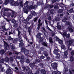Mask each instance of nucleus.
Returning <instances> with one entry per match:
<instances>
[{
  "label": "nucleus",
  "mask_w": 74,
  "mask_h": 74,
  "mask_svg": "<svg viewBox=\"0 0 74 74\" xmlns=\"http://www.w3.org/2000/svg\"><path fill=\"white\" fill-rule=\"evenodd\" d=\"M18 59H21L20 61V62L21 64H23L24 62L27 63H30V61L29 59L28 58V57L26 56L25 58V56L23 55L21 56H18L17 57Z\"/></svg>",
  "instance_id": "f257e3e1"
},
{
  "label": "nucleus",
  "mask_w": 74,
  "mask_h": 74,
  "mask_svg": "<svg viewBox=\"0 0 74 74\" xmlns=\"http://www.w3.org/2000/svg\"><path fill=\"white\" fill-rule=\"evenodd\" d=\"M28 4H29V1H26L24 4V7L23 8V10L25 13L26 14H28V10L27 9H29L28 7H29V6H28Z\"/></svg>",
  "instance_id": "f03ea898"
},
{
  "label": "nucleus",
  "mask_w": 74,
  "mask_h": 74,
  "mask_svg": "<svg viewBox=\"0 0 74 74\" xmlns=\"http://www.w3.org/2000/svg\"><path fill=\"white\" fill-rule=\"evenodd\" d=\"M32 16L31 14H30L28 17L27 18L26 20H24V23H25L26 25H27V24H28V21H29V19H32Z\"/></svg>",
  "instance_id": "7ed1b4c3"
},
{
  "label": "nucleus",
  "mask_w": 74,
  "mask_h": 74,
  "mask_svg": "<svg viewBox=\"0 0 74 74\" xmlns=\"http://www.w3.org/2000/svg\"><path fill=\"white\" fill-rule=\"evenodd\" d=\"M35 65H36V64L34 62H31L29 64L30 67L33 69H37V67Z\"/></svg>",
  "instance_id": "20e7f679"
},
{
  "label": "nucleus",
  "mask_w": 74,
  "mask_h": 74,
  "mask_svg": "<svg viewBox=\"0 0 74 74\" xmlns=\"http://www.w3.org/2000/svg\"><path fill=\"white\" fill-rule=\"evenodd\" d=\"M24 46V43H19V47L21 48V52H25V49L23 47Z\"/></svg>",
  "instance_id": "39448f33"
},
{
  "label": "nucleus",
  "mask_w": 74,
  "mask_h": 74,
  "mask_svg": "<svg viewBox=\"0 0 74 74\" xmlns=\"http://www.w3.org/2000/svg\"><path fill=\"white\" fill-rule=\"evenodd\" d=\"M12 0H6L5 1L3 4H5V5H7L8 3H10L11 5L12 4Z\"/></svg>",
  "instance_id": "423d86ee"
},
{
  "label": "nucleus",
  "mask_w": 74,
  "mask_h": 74,
  "mask_svg": "<svg viewBox=\"0 0 74 74\" xmlns=\"http://www.w3.org/2000/svg\"><path fill=\"white\" fill-rule=\"evenodd\" d=\"M6 74H13V72L11 70V69L10 68H9L7 69L6 71Z\"/></svg>",
  "instance_id": "0eeeda50"
},
{
  "label": "nucleus",
  "mask_w": 74,
  "mask_h": 74,
  "mask_svg": "<svg viewBox=\"0 0 74 74\" xmlns=\"http://www.w3.org/2000/svg\"><path fill=\"white\" fill-rule=\"evenodd\" d=\"M58 64V63L54 62L53 63L51 64V66H52V67L53 69L54 70H56L57 69V65Z\"/></svg>",
  "instance_id": "6e6552de"
},
{
  "label": "nucleus",
  "mask_w": 74,
  "mask_h": 74,
  "mask_svg": "<svg viewBox=\"0 0 74 74\" xmlns=\"http://www.w3.org/2000/svg\"><path fill=\"white\" fill-rule=\"evenodd\" d=\"M37 7V5H35L33 6V4L28 7V10H32V9H34L36 7Z\"/></svg>",
  "instance_id": "1a4fd4ad"
},
{
  "label": "nucleus",
  "mask_w": 74,
  "mask_h": 74,
  "mask_svg": "<svg viewBox=\"0 0 74 74\" xmlns=\"http://www.w3.org/2000/svg\"><path fill=\"white\" fill-rule=\"evenodd\" d=\"M4 49L5 51H6L7 50V47H9V45H8V44L6 42L4 41Z\"/></svg>",
  "instance_id": "9d476101"
},
{
  "label": "nucleus",
  "mask_w": 74,
  "mask_h": 74,
  "mask_svg": "<svg viewBox=\"0 0 74 74\" xmlns=\"http://www.w3.org/2000/svg\"><path fill=\"white\" fill-rule=\"evenodd\" d=\"M34 27V25H33V24H32L31 25V26L28 27V30L29 35H30V34H31V29H32V27Z\"/></svg>",
  "instance_id": "9b49d317"
},
{
  "label": "nucleus",
  "mask_w": 74,
  "mask_h": 74,
  "mask_svg": "<svg viewBox=\"0 0 74 74\" xmlns=\"http://www.w3.org/2000/svg\"><path fill=\"white\" fill-rule=\"evenodd\" d=\"M11 4L12 5H14V6H18V5H19V3H15V2L14 1V0H12V2Z\"/></svg>",
  "instance_id": "f8f14e48"
},
{
  "label": "nucleus",
  "mask_w": 74,
  "mask_h": 74,
  "mask_svg": "<svg viewBox=\"0 0 74 74\" xmlns=\"http://www.w3.org/2000/svg\"><path fill=\"white\" fill-rule=\"evenodd\" d=\"M18 40L19 42H20V43H23V40L22 39V36L21 35L18 36Z\"/></svg>",
  "instance_id": "ddd939ff"
},
{
  "label": "nucleus",
  "mask_w": 74,
  "mask_h": 74,
  "mask_svg": "<svg viewBox=\"0 0 74 74\" xmlns=\"http://www.w3.org/2000/svg\"><path fill=\"white\" fill-rule=\"evenodd\" d=\"M40 62V59L36 58V59L35 60L34 63L35 64H37L38 63H39Z\"/></svg>",
  "instance_id": "4468645a"
},
{
  "label": "nucleus",
  "mask_w": 74,
  "mask_h": 74,
  "mask_svg": "<svg viewBox=\"0 0 74 74\" xmlns=\"http://www.w3.org/2000/svg\"><path fill=\"white\" fill-rule=\"evenodd\" d=\"M67 55H68V51H65L64 56L65 58H68V57H67Z\"/></svg>",
  "instance_id": "2eb2a0df"
},
{
  "label": "nucleus",
  "mask_w": 74,
  "mask_h": 74,
  "mask_svg": "<svg viewBox=\"0 0 74 74\" xmlns=\"http://www.w3.org/2000/svg\"><path fill=\"white\" fill-rule=\"evenodd\" d=\"M43 54L46 57H48V52L46 51H44L43 52Z\"/></svg>",
  "instance_id": "dca6fc26"
},
{
  "label": "nucleus",
  "mask_w": 74,
  "mask_h": 74,
  "mask_svg": "<svg viewBox=\"0 0 74 74\" xmlns=\"http://www.w3.org/2000/svg\"><path fill=\"white\" fill-rule=\"evenodd\" d=\"M44 38L41 37H40V38H38L39 42H43V41H44Z\"/></svg>",
  "instance_id": "f3484780"
},
{
  "label": "nucleus",
  "mask_w": 74,
  "mask_h": 74,
  "mask_svg": "<svg viewBox=\"0 0 74 74\" xmlns=\"http://www.w3.org/2000/svg\"><path fill=\"white\" fill-rule=\"evenodd\" d=\"M41 37V34L40 33H38L36 35V37L38 38H39Z\"/></svg>",
  "instance_id": "a211bd4d"
},
{
  "label": "nucleus",
  "mask_w": 74,
  "mask_h": 74,
  "mask_svg": "<svg viewBox=\"0 0 74 74\" xmlns=\"http://www.w3.org/2000/svg\"><path fill=\"white\" fill-rule=\"evenodd\" d=\"M25 55H28L29 54V51L28 50H25L24 51Z\"/></svg>",
  "instance_id": "6ab92c4d"
},
{
  "label": "nucleus",
  "mask_w": 74,
  "mask_h": 74,
  "mask_svg": "<svg viewBox=\"0 0 74 74\" xmlns=\"http://www.w3.org/2000/svg\"><path fill=\"white\" fill-rule=\"evenodd\" d=\"M40 71H41V73H42V74H47V73H46V71H45V69H42L41 70V71H40Z\"/></svg>",
  "instance_id": "aec40b11"
},
{
  "label": "nucleus",
  "mask_w": 74,
  "mask_h": 74,
  "mask_svg": "<svg viewBox=\"0 0 74 74\" xmlns=\"http://www.w3.org/2000/svg\"><path fill=\"white\" fill-rule=\"evenodd\" d=\"M23 68L24 69V70H26V71H27H27H29V70H30V67H28L27 69H26V67H23Z\"/></svg>",
  "instance_id": "412c9836"
},
{
  "label": "nucleus",
  "mask_w": 74,
  "mask_h": 74,
  "mask_svg": "<svg viewBox=\"0 0 74 74\" xmlns=\"http://www.w3.org/2000/svg\"><path fill=\"white\" fill-rule=\"evenodd\" d=\"M42 45H43V46H44L45 47H48V45L46 43V42H43L42 43Z\"/></svg>",
  "instance_id": "4be33fe9"
},
{
  "label": "nucleus",
  "mask_w": 74,
  "mask_h": 74,
  "mask_svg": "<svg viewBox=\"0 0 74 74\" xmlns=\"http://www.w3.org/2000/svg\"><path fill=\"white\" fill-rule=\"evenodd\" d=\"M56 55H57L55 57L56 59H59L60 58V54H56Z\"/></svg>",
  "instance_id": "5701e85b"
},
{
  "label": "nucleus",
  "mask_w": 74,
  "mask_h": 74,
  "mask_svg": "<svg viewBox=\"0 0 74 74\" xmlns=\"http://www.w3.org/2000/svg\"><path fill=\"white\" fill-rule=\"evenodd\" d=\"M72 43H73V40H69L67 42V43L68 45H71Z\"/></svg>",
  "instance_id": "b1692460"
},
{
  "label": "nucleus",
  "mask_w": 74,
  "mask_h": 74,
  "mask_svg": "<svg viewBox=\"0 0 74 74\" xmlns=\"http://www.w3.org/2000/svg\"><path fill=\"white\" fill-rule=\"evenodd\" d=\"M58 52H59V51L57 49H55L53 51L54 53H55L56 55H58L59 54V53H58Z\"/></svg>",
  "instance_id": "393cba45"
},
{
  "label": "nucleus",
  "mask_w": 74,
  "mask_h": 74,
  "mask_svg": "<svg viewBox=\"0 0 74 74\" xmlns=\"http://www.w3.org/2000/svg\"><path fill=\"white\" fill-rule=\"evenodd\" d=\"M49 42L51 43V44H52L53 42V40H52V38L51 37H50L49 38Z\"/></svg>",
  "instance_id": "a878e982"
},
{
  "label": "nucleus",
  "mask_w": 74,
  "mask_h": 74,
  "mask_svg": "<svg viewBox=\"0 0 74 74\" xmlns=\"http://www.w3.org/2000/svg\"><path fill=\"white\" fill-rule=\"evenodd\" d=\"M4 11H12V10L11 9H5L4 10Z\"/></svg>",
  "instance_id": "bb28decb"
},
{
  "label": "nucleus",
  "mask_w": 74,
  "mask_h": 74,
  "mask_svg": "<svg viewBox=\"0 0 74 74\" xmlns=\"http://www.w3.org/2000/svg\"><path fill=\"white\" fill-rule=\"evenodd\" d=\"M63 35L64 40H66V38H65L64 37H66V35H67V33L66 32H64L63 33Z\"/></svg>",
  "instance_id": "cd10ccee"
},
{
  "label": "nucleus",
  "mask_w": 74,
  "mask_h": 74,
  "mask_svg": "<svg viewBox=\"0 0 74 74\" xmlns=\"http://www.w3.org/2000/svg\"><path fill=\"white\" fill-rule=\"evenodd\" d=\"M5 52L4 51V49H2L1 50L0 53L1 55H3L4 53Z\"/></svg>",
  "instance_id": "c85d7f7f"
},
{
  "label": "nucleus",
  "mask_w": 74,
  "mask_h": 74,
  "mask_svg": "<svg viewBox=\"0 0 74 74\" xmlns=\"http://www.w3.org/2000/svg\"><path fill=\"white\" fill-rule=\"evenodd\" d=\"M9 59L8 57V56H6L5 59L4 60L5 62H8L9 61Z\"/></svg>",
  "instance_id": "c756f323"
},
{
  "label": "nucleus",
  "mask_w": 74,
  "mask_h": 74,
  "mask_svg": "<svg viewBox=\"0 0 74 74\" xmlns=\"http://www.w3.org/2000/svg\"><path fill=\"white\" fill-rule=\"evenodd\" d=\"M70 60L71 62H73L74 60V57L73 56H71L70 57Z\"/></svg>",
  "instance_id": "7c9ffc66"
},
{
  "label": "nucleus",
  "mask_w": 74,
  "mask_h": 74,
  "mask_svg": "<svg viewBox=\"0 0 74 74\" xmlns=\"http://www.w3.org/2000/svg\"><path fill=\"white\" fill-rule=\"evenodd\" d=\"M66 38H69L70 37V34L69 33L66 36Z\"/></svg>",
  "instance_id": "2f4dec72"
},
{
  "label": "nucleus",
  "mask_w": 74,
  "mask_h": 74,
  "mask_svg": "<svg viewBox=\"0 0 74 74\" xmlns=\"http://www.w3.org/2000/svg\"><path fill=\"white\" fill-rule=\"evenodd\" d=\"M31 13L32 15H34V16L36 15V12L34 11H32Z\"/></svg>",
  "instance_id": "473e14b6"
},
{
  "label": "nucleus",
  "mask_w": 74,
  "mask_h": 74,
  "mask_svg": "<svg viewBox=\"0 0 74 74\" xmlns=\"http://www.w3.org/2000/svg\"><path fill=\"white\" fill-rule=\"evenodd\" d=\"M40 70L39 69L37 70L36 71V73H34V74H40Z\"/></svg>",
  "instance_id": "72a5a7b5"
},
{
  "label": "nucleus",
  "mask_w": 74,
  "mask_h": 74,
  "mask_svg": "<svg viewBox=\"0 0 74 74\" xmlns=\"http://www.w3.org/2000/svg\"><path fill=\"white\" fill-rule=\"evenodd\" d=\"M26 72L27 73H28V74H33L32 73V71H30V70Z\"/></svg>",
  "instance_id": "f704fd0d"
},
{
  "label": "nucleus",
  "mask_w": 74,
  "mask_h": 74,
  "mask_svg": "<svg viewBox=\"0 0 74 74\" xmlns=\"http://www.w3.org/2000/svg\"><path fill=\"white\" fill-rule=\"evenodd\" d=\"M67 20V17H66L64 18V19L62 20V22H65V21H66Z\"/></svg>",
  "instance_id": "c9c22d12"
},
{
  "label": "nucleus",
  "mask_w": 74,
  "mask_h": 74,
  "mask_svg": "<svg viewBox=\"0 0 74 74\" xmlns=\"http://www.w3.org/2000/svg\"><path fill=\"white\" fill-rule=\"evenodd\" d=\"M60 20V18L59 17H58L56 18L55 19V20L56 21H59Z\"/></svg>",
  "instance_id": "e433bc0d"
},
{
  "label": "nucleus",
  "mask_w": 74,
  "mask_h": 74,
  "mask_svg": "<svg viewBox=\"0 0 74 74\" xmlns=\"http://www.w3.org/2000/svg\"><path fill=\"white\" fill-rule=\"evenodd\" d=\"M65 22L66 24V25L68 26V25H70V22H69V21H66Z\"/></svg>",
  "instance_id": "4c0bfd02"
},
{
  "label": "nucleus",
  "mask_w": 74,
  "mask_h": 74,
  "mask_svg": "<svg viewBox=\"0 0 74 74\" xmlns=\"http://www.w3.org/2000/svg\"><path fill=\"white\" fill-rule=\"evenodd\" d=\"M4 63V59H2L0 60V63L2 64L3 63Z\"/></svg>",
  "instance_id": "58836bf2"
},
{
  "label": "nucleus",
  "mask_w": 74,
  "mask_h": 74,
  "mask_svg": "<svg viewBox=\"0 0 74 74\" xmlns=\"http://www.w3.org/2000/svg\"><path fill=\"white\" fill-rule=\"evenodd\" d=\"M12 12V14L11 15V17L12 18H14V11L12 10V11H11Z\"/></svg>",
  "instance_id": "ea45409f"
},
{
  "label": "nucleus",
  "mask_w": 74,
  "mask_h": 74,
  "mask_svg": "<svg viewBox=\"0 0 74 74\" xmlns=\"http://www.w3.org/2000/svg\"><path fill=\"white\" fill-rule=\"evenodd\" d=\"M8 39L9 40H10V41H13V38H11V36L9 37Z\"/></svg>",
  "instance_id": "a19ab883"
},
{
  "label": "nucleus",
  "mask_w": 74,
  "mask_h": 74,
  "mask_svg": "<svg viewBox=\"0 0 74 74\" xmlns=\"http://www.w3.org/2000/svg\"><path fill=\"white\" fill-rule=\"evenodd\" d=\"M54 12V10L53 9H51L50 10V13L52 15L53 14H54V13H53V12Z\"/></svg>",
  "instance_id": "79ce46f5"
},
{
  "label": "nucleus",
  "mask_w": 74,
  "mask_h": 74,
  "mask_svg": "<svg viewBox=\"0 0 74 74\" xmlns=\"http://www.w3.org/2000/svg\"><path fill=\"white\" fill-rule=\"evenodd\" d=\"M38 17H36L34 18V22H36V21H37V20H38Z\"/></svg>",
  "instance_id": "37998d69"
},
{
  "label": "nucleus",
  "mask_w": 74,
  "mask_h": 74,
  "mask_svg": "<svg viewBox=\"0 0 74 74\" xmlns=\"http://www.w3.org/2000/svg\"><path fill=\"white\" fill-rule=\"evenodd\" d=\"M2 29H3L4 30H6V28H5V26H2Z\"/></svg>",
  "instance_id": "c03bdc74"
},
{
  "label": "nucleus",
  "mask_w": 74,
  "mask_h": 74,
  "mask_svg": "<svg viewBox=\"0 0 74 74\" xmlns=\"http://www.w3.org/2000/svg\"><path fill=\"white\" fill-rule=\"evenodd\" d=\"M58 42L60 44H63V40L60 39L58 41Z\"/></svg>",
  "instance_id": "a18cd8bd"
},
{
  "label": "nucleus",
  "mask_w": 74,
  "mask_h": 74,
  "mask_svg": "<svg viewBox=\"0 0 74 74\" xmlns=\"http://www.w3.org/2000/svg\"><path fill=\"white\" fill-rule=\"evenodd\" d=\"M54 9H58L59 8V6L58 5H55V6L54 7Z\"/></svg>",
  "instance_id": "49530a36"
},
{
  "label": "nucleus",
  "mask_w": 74,
  "mask_h": 74,
  "mask_svg": "<svg viewBox=\"0 0 74 74\" xmlns=\"http://www.w3.org/2000/svg\"><path fill=\"white\" fill-rule=\"evenodd\" d=\"M13 42L14 43H16V42H18V40H17V39H14Z\"/></svg>",
  "instance_id": "de8ad7c7"
},
{
  "label": "nucleus",
  "mask_w": 74,
  "mask_h": 74,
  "mask_svg": "<svg viewBox=\"0 0 74 74\" xmlns=\"http://www.w3.org/2000/svg\"><path fill=\"white\" fill-rule=\"evenodd\" d=\"M37 5H41V4H43V3H40V2H37Z\"/></svg>",
  "instance_id": "09e8293b"
},
{
  "label": "nucleus",
  "mask_w": 74,
  "mask_h": 74,
  "mask_svg": "<svg viewBox=\"0 0 74 74\" xmlns=\"http://www.w3.org/2000/svg\"><path fill=\"white\" fill-rule=\"evenodd\" d=\"M69 32H71V33H72V32H74V30L73 29V28H70L69 29Z\"/></svg>",
  "instance_id": "8fccbe9b"
},
{
  "label": "nucleus",
  "mask_w": 74,
  "mask_h": 74,
  "mask_svg": "<svg viewBox=\"0 0 74 74\" xmlns=\"http://www.w3.org/2000/svg\"><path fill=\"white\" fill-rule=\"evenodd\" d=\"M20 6L23 7V3L21 1L20 3Z\"/></svg>",
  "instance_id": "3c124183"
},
{
  "label": "nucleus",
  "mask_w": 74,
  "mask_h": 74,
  "mask_svg": "<svg viewBox=\"0 0 74 74\" xmlns=\"http://www.w3.org/2000/svg\"><path fill=\"white\" fill-rule=\"evenodd\" d=\"M45 57L43 56H41L40 57V59H44L45 58Z\"/></svg>",
  "instance_id": "603ef678"
},
{
  "label": "nucleus",
  "mask_w": 74,
  "mask_h": 74,
  "mask_svg": "<svg viewBox=\"0 0 74 74\" xmlns=\"http://www.w3.org/2000/svg\"><path fill=\"white\" fill-rule=\"evenodd\" d=\"M61 48L62 49H64L66 48V46L64 45H62L61 46Z\"/></svg>",
  "instance_id": "864d4df0"
},
{
  "label": "nucleus",
  "mask_w": 74,
  "mask_h": 74,
  "mask_svg": "<svg viewBox=\"0 0 74 74\" xmlns=\"http://www.w3.org/2000/svg\"><path fill=\"white\" fill-rule=\"evenodd\" d=\"M55 38H56V41H59L60 40L59 39V38L58 37H56Z\"/></svg>",
  "instance_id": "5fc2aeb1"
},
{
  "label": "nucleus",
  "mask_w": 74,
  "mask_h": 74,
  "mask_svg": "<svg viewBox=\"0 0 74 74\" xmlns=\"http://www.w3.org/2000/svg\"><path fill=\"white\" fill-rule=\"evenodd\" d=\"M44 49H44V47H41L40 48V50L41 51H44Z\"/></svg>",
  "instance_id": "6e6d98bb"
},
{
  "label": "nucleus",
  "mask_w": 74,
  "mask_h": 74,
  "mask_svg": "<svg viewBox=\"0 0 74 74\" xmlns=\"http://www.w3.org/2000/svg\"><path fill=\"white\" fill-rule=\"evenodd\" d=\"M48 21H51V16H49L48 17Z\"/></svg>",
  "instance_id": "4d7b16f0"
},
{
  "label": "nucleus",
  "mask_w": 74,
  "mask_h": 74,
  "mask_svg": "<svg viewBox=\"0 0 74 74\" xmlns=\"http://www.w3.org/2000/svg\"><path fill=\"white\" fill-rule=\"evenodd\" d=\"M63 12V10L62 9L59 10L58 11V13H62Z\"/></svg>",
  "instance_id": "13d9d810"
},
{
  "label": "nucleus",
  "mask_w": 74,
  "mask_h": 74,
  "mask_svg": "<svg viewBox=\"0 0 74 74\" xmlns=\"http://www.w3.org/2000/svg\"><path fill=\"white\" fill-rule=\"evenodd\" d=\"M18 34L17 35V36H20V34H21V32L19 31V30H18Z\"/></svg>",
  "instance_id": "bf43d9fd"
},
{
  "label": "nucleus",
  "mask_w": 74,
  "mask_h": 74,
  "mask_svg": "<svg viewBox=\"0 0 74 74\" xmlns=\"http://www.w3.org/2000/svg\"><path fill=\"white\" fill-rule=\"evenodd\" d=\"M57 73V72L56 71H53L52 72V74H56Z\"/></svg>",
  "instance_id": "052dcab7"
},
{
  "label": "nucleus",
  "mask_w": 74,
  "mask_h": 74,
  "mask_svg": "<svg viewBox=\"0 0 74 74\" xmlns=\"http://www.w3.org/2000/svg\"><path fill=\"white\" fill-rule=\"evenodd\" d=\"M69 11L70 12H71H71H73V9L72 8L70 10H69Z\"/></svg>",
  "instance_id": "680f3d73"
},
{
  "label": "nucleus",
  "mask_w": 74,
  "mask_h": 74,
  "mask_svg": "<svg viewBox=\"0 0 74 74\" xmlns=\"http://www.w3.org/2000/svg\"><path fill=\"white\" fill-rule=\"evenodd\" d=\"M61 26L60 25H58L57 26V29H61Z\"/></svg>",
  "instance_id": "e2e57ef3"
},
{
  "label": "nucleus",
  "mask_w": 74,
  "mask_h": 74,
  "mask_svg": "<svg viewBox=\"0 0 74 74\" xmlns=\"http://www.w3.org/2000/svg\"><path fill=\"white\" fill-rule=\"evenodd\" d=\"M49 7L51 8H52L53 7V5H49Z\"/></svg>",
  "instance_id": "0e129e2a"
},
{
  "label": "nucleus",
  "mask_w": 74,
  "mask_h": 74,
  "mask_svg": "<svg viewBox=\"0 0 74 74\" xmlns=\"http://www.w3.org/2000/svg\"><path fill=\"white\" fill-rule=\"evenodd\" d=\"M47 60H48V61H49L50 59H51V58L49 57H47Z\"/></svg>",
  "instance_id": "69168bd1"
},
{
  "label": "nucleus",
  "mask_w": 74,
  "mask_h": 74,
  "mask_svg": "<svg viewBox=\"0 0 74 74\" xmlns=\"http://www.w3.org/2000/svg\"><path fill=\"white\" fill-rule=\"evenodd\" d=\"M71 54L72 56H73V55H74V51H72L71 53Z\"/></svg>",
  "instance_id": "338daca9"
},
{
  "label": "nucleus",
  "mask_w": 74,
  "mask_h": 74,
  "mask_svg": "<svg viewBox=\"0 0 74 74\" xmlns=\"http://www.w3.org/2000/svg\"><path fill=\"white\" fill-rule=\"evenodd\" d=\"M52 3H56V0H52Z\"/></svg>",
  "instance_id": "774afa93"
}]
</instances>
